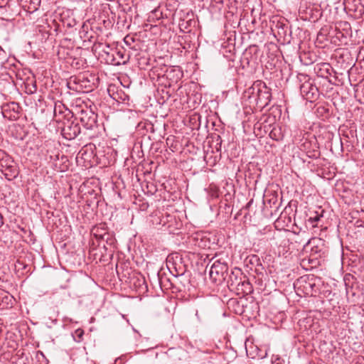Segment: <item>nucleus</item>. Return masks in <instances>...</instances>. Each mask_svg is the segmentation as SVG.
<instances>
[{
  "mask_svg": "<svg viewBox=\"0 0 364 364\" xmlns=\"http://www.w3.org/2000/svg\"><path fill=\"white\" fill-rule=\"evenodd\" d=\"M14 302L15 299L14 296L7 294L1 297V303L0 304V306H1V309H10L13 306Z\"/></svg>",
  "mask_w": 364,
  "mask_h": 364,
  "instance_id": "9",
  "label": "nucleus"
},
{
  "mask_svg": "<svg viewBox=\"0 0 364 364\" xmlns=\"http://www.w3.org/2000/svg\"><path fill=\"white\" fill-rule=\"evenodd\" d=\"M256 53L257 52V46H250L248 50H246V52L244 53V58H243V61L245 60H247V64L249 65L250 64V61H249V59H248V57L247 55L249 54H251L252 53Z\"/></svg>",
  "mask_w": 364,
  "mask_h": 364,
  "instance_id": "17",
  "label": "nucleus"
},
{
  "mask_svg": "<svg viewBox=\"0 0 364 364\" xmlns=\"http://www.w3.org/2000/svg\"><path fill=\"white\" fill-rule=\"evenodd\" d=\"M294 288L301 291L306 295L314 296V292L310 289L311 280L309 276H304L299 278L294 284Z\"/></svg>",
  "mask_w": 364,
  "mask_h": 364,
  "instance_id": "7",
  "label": "nucleus"
},
{
  "mask_svg": "<svg viewBox=\"0 0 364 364\" xmlns=\"http://www.w3.org/2000/svg\"><path fill=\"white\" fill-rule=\"evenodd\" d=\"M324 210H321V213L314 212L313 215H310L307 222L311 225L313 228L317 227V223L323 218V213Z\"/></svg>",
  "mask_w": 364,
  "mask_h": 364,
  "instance_id": "12",
  "label": "nucleus"
},
{
  "mask_svg": "<svg viewBox=\"0 0 364 364\" xmlns=\"http://www.w3.org/2000/svg\"><path fill=\"white\" fill-rule=\"evenodd\" d=\"M68 87H69L70 89H73V90H77V91H80V90H78V87H71V82H69V83H68Z\"/></svg>",
  "mask_w": 364,
  "mask_h": 364,
  "instance_id": "27",
  "label": "nucleus"
},
{
  "mask_svg": "<svg viewBox=\"0 0 364 364\" xmlns=\"http://www.w3.org/2000/svg\"><path fill=\"white\" fill-rule=\"evenodd\" d=\"M74 82H75V84H76V85H77V82H76V80H75V79L74 80Z\"/></svg>",
  "mask_w": 364,
  "mask_h": 364,
  "instance_id": "35",
  "label": "nucleus"
},
{
  "mask_svg": "<svg viewBox=\"0 0 364 364\" xmlns=\"http://www.w3.org/2000/svg\"><path fill=\"white\" fill-rule=\"evenodd\" d=\"M49 159L50 161H57L58 159H59V153L58 151H57L56 153L53 156V155H49Z\"/></svg>",
  "mask_w": 364,
  "mask_h": 364,
  "instance_id": "21",
  "label": "nucleus"
},
{
  "mask_svg": "<svg viewBox=\"0 0 364 364\" xmlns=\"http://www.w3.org/2000/svg\"><path fill=\"white\" fill-rule=\"evenodd\" d=\"M310 280H311V287H310V289H311V291L314 292V295L315 294H316L317 291L315 289V287H316V284L315 282H314V279L313 277L310 278Z\"/></svg>",
  "mask_w": 364,
  "mask_h": 364,
  "instance_id": "20",
  "label": "nucleus"
},
{
  "mask_svg": "<svg viewBox=\"0 0 364 364\" xmlns=\"http://www.w3.org/2000/svg\"><path fill=\"white\" fill-rule=\"evenodd\" d=\"M321 109V107H319L318 109ZM321 109H322L323 110H325V108H324V107H321Z\"/></svg>",
  "mask_w": 364,
  "mask_h": 364,
  "instance_id": "33",
  "label": "nucleus"
},
{
  "mask_svg": "<svg viewBox=\"0 0 364 364\" xmlns=\"http://www.w3.org/2000/svg\"><path fill=\"white\" fill-rule=\"evenodd\" d=\"M0 171L9 181L17 177L18 170L14 161L0 149Z\"/></svg>",
  "mask_w": 364,
  "mask_h": 364,
  "instance_id": "3",
  "label": "nucleus"
},
{
  "mask_svg": "<svg viewBox=\"0 0 364 364\" xmlns=\"http://www.w3.org/2000/svg\"><path fill=\"white\" fill-rule=\"evenodd\" d=\"M158 280H159V283L161 284V279L159 278V275H158Z\"/></svg>",
  "mask_w": 364,
  "mask_h": 364,
  "instance_id": "31",
  "label": "nucleus"
},
{
  "mask_svg": "<svg viewBox=\"0 0 364 364\" xmlns=\"http://www.w3.org/2000/svg\"><path fill=\"white\" fill-rule=\"evenodd\" d=\"M95 235L97 238H99L100 240H105V237H107V239L109 237V235L107 233H105L104 235H98L97 233H95Z\"/></svg>",
  "mask_w": 364,
  "mask_h": 364,
  "instance_id": "22",
  "label": "nucleus"
},
{
  "mask_svg": "<svg viewBox=\"0 0 364 364\" xmlns=\"http://www.w3.org/2000/svg\"><path fill=\"white\" fill-rule=\"evenodd\" d=\"M228 270V264L218 259L210 266L209 276L213 282L220 284L226 279Z\"/></svg>",
  "mask_w": 364,
  "mask_h": 364,
  "instance_id": "4",
  "label": "nucleus"
},
{
  "mask_svg": "<svg viewBox=\"0 0 364 364\" xmlns=\"http://www.w3.org/2000/svg\"><path fill=\"white\" fill-rule=\"evenodd\" d=\"M66 111H68V109L65 108V105L61 102L58 101L54 103L53 114L57 121L60 120V118H58V117L63 114Z\"/></svg>",
  "mask_w": 364,
  "mask_h": 364,
  "instance_id": "10",
  "label": "nucleus"
},
{
  "mask_svg": "<svg viewBox=\"0 0 364 364\" xmlns=\"http://www.w3.org/2000/svg\"><path fill=\"white\" fill-rule=\"evenodd\" d=\"M300 81L304 82L300 85V92L301 96L306 100L313 102L319 97V90L314 84L313 81L306 75H300L299 77Z\"/></svg>",
  "mask_w": 364,
  "mask_h": 364,
  "instance_id": "1",
  "label": "nucleus"
},
{
  "mask_svg": "<svg viewBox=\"0 0 364 364\" xmlns=\"http://www.w3.org/2000/svg\"><path fill=\"white\" fill-rule=\"evenodd\" d=\"M269 136L276 141H279L282 139V133L280 129L274 128L269 133Z\"/></svg>",
  "mask_w": 364,
  "mask_h": 364,
  "instance_id": "16",
  "label": "nucleus"
},
{
  "mask_svg": "<svg viewBox=\"0 0 364 364\" xmlns=\"http://www.w3.org/2000/svg\"><path fill=\"white\" fill-rule=\"evenodd\" d=\"M80 133V127L77 122L70 120L63 122V126L61 128V134L65 139L68 140L74 139Z\"/></svg>",
  "mask_w": 364,
  "mask_h": 364,
  "instance_id": "6",
  "label": "nucleus"
},
{
  "mask_svg": "<svg viewBox=\"0 0 364 364\" xmlns=\"http://www.w3.org/2000/svg\"><path fill=\"white\" fill-rule=\"evenodd\" d=\"M253 259L255 260L256 262H259V259L258 258V257L257 255H253L252 257V259H250V262L252 263L253 262Z\"/></svg>",
  "mask_w": 364,
  "mask_h": 364,
  "instance_id": "26",
  "label": "nucleus"
},
{
  "mask_svg": "<svg viewBox=\"0 0 364 364\" xmlns=\"http://www.w3.org/2000/svg\"><path fill=\"white\" fill-rule=\"evenodd\" d=\"M242 286V290L246 293V294H249V293H251L252 292V287L250 284V282L247 280H244V281H240L238 282V283L237 284V286L240 285Z\"/></svg>",
  "mask_w": 364,
  "mask_h": 364,
  "instance_id": "14",
  "label": "nucleus"
},
{
  "mask_svg": "<svg viewBox=\"0 0 364 364\" xmlns=\"http://www.w3.org/2000/svg\"><path fill=\"white\" fill-rule=\"evenodd\" d=\"M261 83L254 84L247 90L245 93L250 99H253L257 105H259L260 107H264L267 105L269 102L271 93L267 90L264 85V90H262L259 87Z\"/></svg>",
  "mask_w": 364,
  "mask_h": 364,
  "instance_id": "2",
  "label": "nucleus"
},
{
  "mask_svg": "<svg viewBox=\"0 0 364 364\" xmlns=\"http://www.w3.org/2000/svg\"><path fill=\"white\" fill-rule=\"evenodd\" d=\"M115 60L118 63V65L121 64H125L129 58L127 56L125 51L123 50H114Z\"/></svg>",
  "mask_w": 364,
  "mask_h": 364,
  "instance_id": "11",
  "label": "nucleus"
},
{
  "mask_svg": "<svg viewBox=\"0 0 364 364\" xmlns=\"http://www.w3.org/2000/svg\"><path fill=\"white\" fill-rule=\"evenodd\" d=\"M111 50H112V49H111V48H109V46H106L105 48H104V49L102 50V52H103V53H105V55H107V53H110V52H111Z\"/></svg>",
  "mask_w": 364,
  "mask_h": 364,
  "instance_id": "23",
  "label": "nucleus"
},
{
  "mask_svg": "<svg viewBox=\"0 0 364 364\" xmlns=\"http://www.w3.org/2000/svg\"><path fill=\"white\" fill-rule=\"evenodd\" d=\"M230 279L232 281V283L230 284L231 286H233L234 284L237 285V284L238 283L237 282V274H235V272H232V274L230 276Z\"/></svg>",
  "mask_w": 364,
  "mask_h": 364,
  "instance_id": "19",
  "label": "nucleus"
},
{
  "mask_svg": "<svg viewBox=\"0 0 364 364\" xmlns=\"http://www.w3.org/2000/svg\"><path fill=\"white\" fill-rule=\"evenodd\" d=\"M218 139H221L220 136H218Z\"/></svg>",
  "mask_w": 364,
  "mask_h": 364,
  "instance_id": "34",
  "label": "nucleus"
},
{
  "mask_svg": "<svg viewBox=\"0 0 364 364\" xmlns=\"http://www.w3.org/2000/svg\"><path fill=\"white\" fill-rule=\"evenodd\" d=\"M4 224V222H3V217L1 215V214L0 213V227Z\"/></svg>",
  "mask_w": 364,
  "mask_h": 364,
  "instance_id": "28",
  "label": "nucleus"
},
{
  "mask_svg": "<svg viewBox=\"0 0 364 364\" xmlns=\"http://www.w3.org/2000/svg\"><path fill=\"white\" fill-rule=\"evenodd\" d=\"M21 109V108L18 103L12 102L3 107V114L5 117L16 119L18 118Z\"/></svg>",
  "mask_w": 364,
  "mask_h": 364,
  "instance_id": "8",
  "label": "nucleus"
},
{
  "mask_svg": "<svg viewBox=\"0 0 364 364\" xmlns=\"http://www.w3.org/2000/svg\"><path fill=\"white\" fill-rule=\"evenodd\" d=\"M33 3L34 4L33 9H36L37 6L41 4V0H34Z\"/></svg>",
  "mask_w": 364,
  "mask_h": 364,
  "instance_id": "24",
  "label": "nucleus"
},
{
  "mask_svg": "<svg viewBox=\"0 0 364 364\" xmlns=\"http://www.w3.org/2000/svg\"><path fill=\"white\" fill-rule=\"evenodd\" d=\"M318 70L317 71L318 75L321 77H327L328 75H331L330 73V65L328 63H323L320 65H318Z\"/></svg>",
  "mask_w": 364,
  "mask_h": 364,
  "instance_id": "13",
  "label": "nucleus"
},
{
  "mask_svg": "<svg viewBox=\"0 0 364 364\" xmlns=\"http://www.w3.org/2000/svg\"><path fill=\"white\" fill-rule=\"evenodd\" d=\"M252 203V200H251L250 202L247 203V204L246 205L245 208H250V206L251 205Z\"/></svg>",
  "mask_w": 364,
  "mask_h": 364,
  "instance_id": "29",
  "label": "nucleus"
},
{
  "mask_svg": "<svg viewBox=\"0 0 364 364\" xmlns=\"http://www.w3.org/2000/svg\"><path fill=\"white\" fill-rule=\"evenodd\" d=\"M309 243H310V244H311V242L309 240V241H308V242H307L306 244H309Z\"/></svg>",
  "mask_w": 364,
  "mask_h": 364,
  "instance_id": "36",
  "label": "nucleus"
},
{
  "mask_svg": "<svg viewBox=\"0 0 364 364\" xmlns=\"http://www.w3.org/2000/svg\"><path fill=\"white\" fill-rule=\"evenodd\" d=\"M114 50H111L110 53H107V55H105V60L107 61V63H109V64H112V65H118V63L119 61H117L115 60V58H114Z\"/></svg>",
  "mask_w": 364,
  "mask_h": 364,
  "instance_id": "15",
  "label": "nucleus"
},
{
  "mask_svg": "<svg viewBox=\"0 0 364 364\" xmlns=\"http://www.w3.org/2000/svg\"><path fill=\"white\" fill-rule=\"evenodd\" d=\"M236 273H237V274H240L242 275V273L240 272V269H237V270H236Z\"/></svg>",
  "mask_w": 364,
  "mask_h": 364,
  "instance_id": "30",
  "label": "nucleus"
},
{
  "mask_svg": "<svg viewBox=\"0 0 364 364\" xmlns=\"http://www.w3.org/2000/svg\"><path fill=\"white\" fill-rule=\"evenodd\" d=\"M7 54L0 46V65H3L6 62Z\"/></svg>",
  "mask_w": 364,
  "mask_h": 364,
  "instance_id": "18",
  "label": "nucleus"
},
{
  "mask_svg": "<svg viewBox=\"0 0 364 364\" xmlns=\"http://www.w3.org/2000/svg\"><path fill=\"white\" fill-rule=\"evenodd\" d=\"M79 119L87 130H94L98 127L97 115L90 109H82L79 113Z\"/></svg>",
  "mask_w": 364,
  "mask_h": 364,
  "instance_id": "5",
  "label": "nucleus"
},
{
  "mask_svg": "<svg viewBox=\"0 0 364 364\" xmlns=\"http://www.w3.org/2000/svg\"><path fill=\"white\" fill-rule=\"evenodd\" d=\"M178 276H183V273H178Z\"/></svg>",
  "mask_w": 364,
  "mask_h": 364,
  "instance_id": "32",
  "label": "nucleus"
},
{
  "mask_svg": "<svg viewBox=\"0 0 364 364\" xmlns=\"http://www.w3.org/2000/svg\"><path fill=\"white\" fill-rule=\"evenodd\" d=\"M75 334H77L78 338H80L82 336V335H83V331L82 330H80V329H77L75 331Z\"/></svg>",
  "mask_w": 364,
  "mask_h": 364,
  "instance_id": "25",
  "label": "nucleus"
}]
</instances>
